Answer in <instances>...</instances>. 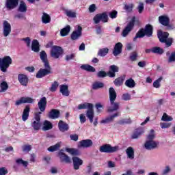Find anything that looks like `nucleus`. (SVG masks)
<instances>
[{
	"label": "nucleus",
	"mask_w": 175,
	"mask_h": 175,
	"mask_svg": "<svg viewBox=\"0 0 175 175\" xmlns=\"http://www.w3.org/2000/svg\"><path fill=\"white\" fill-rule=\"evenodd\" d=\"M40 58L44 64V68H40L38 72L36 73V79H43L45 76L49 75H51V66H50V63L49 62V59H47V53L46 51H42L40 53Z\"/></svg>",
	"instance_id": "nucleus-1"
},
{
	"label": "nucleus",
	"mask_w": 175,
	"mask_h": 175,
	"mask_svg": "<svg viewBox=\"0 0 175 175\" xmlns=\"http://www.w3.org/2000/svg\"><path fill=\"white\" fill-rule=\"evenodd\" d=\"M109 94L111 107L108 108L107 111L108 113H113V111H117V110L120 109V103H116V100L117 99V92H116L114 88H109Z\"/></svg>",
	"instance_id": "nucleus-2"
},
{
	"label": "nucleus",
	"mask_w": 175,
	"mask_h": 175,
	"mask_svg": "<svg viewBox=\"0 0 175 175\" xmlns=\"http://www.w3.org/2000/svg\"><path fill=\"white\" fill-rule=\"evenodd\" d=\"M85 109H88V111L86 112V117H88L91 124H92V122H94V105L90 103H85L78 105V110H83Z\"/></svg>",
	"instance_id": "nucleus-3"
},
{
	"label": "nucleus",
	"mask_w": 175,
	"mask_h": 175,
	"mask_svg": "<svg viewBox=\"0 0 175 175\" xmlns=\"http://www.w3.org/2000/svg\"><path fill=\"white\" fill-rule=\"evenodd\" d=\"M157 38L161 43H165V47H170L173 44V38H169V32L159 30Z\"/></svg>",
	"instance_id": "nucleus-4"
},
{
	"label": "nucleus",
	"mask_w": 175,
	"mask_h": 175,
	"mask_svg": "<svg viewBox=\"0 0 175 175\" xmlns=\"http://www.w3.org/2000/svg\"><path fill=\"white\" fill-rule=\"evenodd\" d=\"M120 68L116 65H111L109 66V72H106L105 71H99L97 73V77L99 79H103L108 76L109 77L113 78L116 77V73L118 72Z\"/></svg>",
	"instance_id": "nucleus-5"
},
{
	"label": "nucleus",
	"mask_w": 175,
	"mask_h": 175,
	"mask_svg": "<svg viewBox=\"0 0 175 175\" xmlns=\"http://www.w3.org/2000/svg\"><path fill=\"white\" fill-rule=\"evenodd\" d=\"M38 106L40 111L35 113V120L37 122H40V115L46 111V107H47V98L45 96L41 98Z\"/></svg>",
	"instance_id": "nucleus-6"
},
{
	"label": "nucleus",
	"mask_w": 175,
	"mask_h": 175,
	"mask_svg": "<svg viewBox=\"0 0 175 175\" xmlns=\"http://www.w3.org/2000/svg\"><path fill=\"white\" fill-rule=\"evenodd\" d=\"M12 62L13 60L10 56H5L3 58H0V70L5 73Z\"/></svg>",
	"instance_id": "nucleus-7"
},
{
	"label": "nucleus",
	"mask_w": 175,
	"mask_h": 175,
	"mask_svg": "<svg viewBox=\"0 0 175 175\" xmlns=\"http://www.w3.org/2000/svg\"><path fill=\"white\" fill-rule=\"evenodd\" d=\"M135 23H139V20L136 21V16H133L131 20L129 21V23L122 32V36H123V38H126V36H128L129 34V32L133 29V27H135Z\"/></svg>",
	"instance_id": "nucleus-8"
},
{
	"label": "nucleus",
	"mask_w": 175,
	"mask_h": 175,
	"mask_svg": "<svg viewBox=\"0 0 175 175\" xmlns=\"http://www.w3.org/2000/svg\"><path fill=\"white\" fill-rule=\"evenodd\" d=\"M120 147L118 146H112L110 144H104L99 148L100 152H105L106 154H113L117 152Z\"/></svg>",
	"instance_id": "nucleus-9"
},
{
	"label": "nucleus",
	"mask_w": 175,
	"mask_h": 175,
	"mask_svg": "<svg viewBox=\"0 0 175 175\" xmlns=\"http://www.w3.org/2000/svg\"><path fill=\"white\" fill-rule=\"evenodd\" d=\"M64 54V49L62 47L54 45L51 47L50 55L52 58L58 59Z\"/></svg>",
	"instance_id": "nucleus-10"
},
{
	"label": "nucleus",
	"mask_w": 175,
	"mask_h": 175,
	"mask_svg": "<svg viewBox=\"0 0 175 175\" xmlns=\"http://www.w3.org/2000/svg\"><path fill=\"white\" fill-rule=\"evenodd\" d=\"M93 21H94V24H99L100 21L102 23H107L109 21V16L106 12L97 14L93 18Z\"/></svg>",
	"instance_id": "nucleus-11"
},
{
	"label": "nucleus",
	"mask_w": 175,
	"mask_h": 175,
	"mask_svg": "<svg viewBox=\"0 0 175 175\" xmlns=\"http://www.w3.org/2000/svg\"><path fill=\"white\" fill-rule=\"evenodd\" d=\"M18 2L20 0H5V7L8 10H13L18 6Z\"/></svg>",
	"instance_id": "nucleus-12"
},
{
	"label": "nucleus",
	"mask_w": 175,
	"mask_h": 175,
	"mask_svg": "<svg viewBox=\"0 0 175 175\" xmlns=\"http://www.w3.org/2000/svg\"><path fill=\"white\" fill-rule=\"evenodd\" d=\"M12 32V25L8 21H4L3 23V35L5 38L9 36Z\"/></svg>",
	"instance_id": "nucleus-13"
},
{
	"label": "nucleus",
	"mask_w": 175,
	"mask_h": 175,
	"mask_svg": "<svg viewBox=\"0 0 175 175\" xmlns=\"http://www.w3.org/2000/svg\"><path fill=\"white\" fill-rule=\"evenodd\" d=\"M83 27L81 26L78 25L77 29L72 31L70 35L71 40H77L79 38H81V35H83Z\"/></svg>",
	"instance_id": "nucleus-14"
},
{
	"label": "nucleus",
	"mask_w": 175,
	"mask_h": 175,
	"mask_svg": "<svg viewBox=\"0 0 175 175\" xmlns=\"http://www.w3.org/2000/svg\"><path fill=\"white\" fill-rule=\"evenodd\" d=\"M159 142H157L154 140H148L145 142L144 147L146 150H154L156 147H158Z\"/></svg>",
	"instance_id": "nucleus-15"
},
{
	"label": "nucleus",
	"mask_w": 175,
	"mask_h": 175,
	"mask_svg": "<svg viewBox=\"0 0 175 175\" xmlns=\"http://www.w3.org/2000/svg\"><path fill=\"white\" fill-rule=\"evenodd\" d=\"M72 159L74 170H79L80 166L83 165V161L77 157H73Z\"/></svg>",
	"instance_id": "nucleus-16"
},
{
	"label": "nucleus",
	"mask_w": 175,
	"mask_h": 175,
	"mask_svg": "<svg viewBox=\"0 0 175 175\" xmlns=\"http://www.w3.org/2000/svg\"><path fill=\"white\" fill-rule=\"evenodd\" d=\"M18 80L23 87H27L28 85V82L29 81V79L28 77L24 74H19L18 75Z\"/></svg>",
	"instance_id": "nucleus-17"
},
{
	"label": "nucleus",
	"mask_w": 175,
	"mask_h": 175,
	"mask_svg": "<svg viewBox=\"0 0 175 175\" xmlns=\"http://www.w3.org/2000/svg\"><path fill=\"white\" fill-rule=\"evenodd\" d=\"M23 103H33V98L31 97H21L19 100L15 103L16 106H20Z\"/></svg>",
	"instance_id": "nucleus-18"
},
{
	"label": "nucleus",
	"mask_w": 175,
	"mask_h": 175,
	"mask_svg": "<svg viewBox=\"0 0 175 175\" xmlns=\"http://www.w3.org/2000/svg\"><path fill=\"white\" fill-rule=\"evenodd\" d=\"M92 140L91 139H83L79 142V144L78 145L79 148H88L90 147H92Z\"/></svg>",
	"instance_id": "nucleus-19"
},
{
	"label": "nucleus",
	"mask_w": 175,
	"mask_h": 175,
	"mask_svg": "<svg viewBox=\"0 0 175 175\" xmlns=\"http://www.w3.org/2000/svg\"><path fill=\"white\" fill-rule=\"evenodd\" d=\"M57 157L60 159V162H65V163H70V157L65 154L64 152H59Z\"/></svg>",
	"instance_id": "nucleus-20"
},
{
	"label": "nucleus",
	"mask_w": 175,
	"mask_h": 175,
	"mask_svg": "<svg viewBox=\"0 0 175 175\" xmlns=\"http://www.w3.org/2000/svg\"><path fill=\"white\" fill-rule=\"evenodd\" d=\"M120 116H121V112L118 111L111 115V116L107 117L105 119L101 120L100 124H109V122H111V121H113L116 117H120Z\"/></svg>",
	"instance_id": "nucleus-21"
},
{
	"label": "nucleus",
	"mask_w": 175,
	"mask_h": 175,
	"mask_svg": "<svg viewBox=\"0 0 175 175\" xmlns=\"http://www.w3.org/2000/svg\"><path fill=\"white\" fill-rule=\"evenodd\" d=\"M60 114H61V112H59V110L52 109L49 113L48 117L51 120H57V118H59Z\"/></svg>",
	"instance_id": "nucleus-22"
},
{
	"label": "nucleus",
	"mask_w": 175,
	"mask_h": 175,
	"mask_svg": "<svg viewBox=\"0 0 175 175\" xmlns=\"http://www.w3.org/2000/svg\"><path fill=\"white\" fill-rule=\"evenodd\" d=\"M144 32H145L146 36L151 38L154 32V27L151 25L147 24L144 28Z\"/></svg>",
	"instance_id": "nucleus-23"
},
{
	"label": "nucleus",
	"mask_w": 175,
	"mask_h": 175,
	"mask_svg": "<svg viewBox=\"0 0 175 175\" xmlns=\"http://www.w3.org/2000/svg\"><path fill=\"white\" fill-rule=\"evenodd\" d=\"M58 128L60 132H68V131H69V124L63 120H59L58 123Z\"/></svg>",
	"instance_id": "nucleus-24"
},
{
	"label": "nucleus",
	"mask_w": 175,
	"mask_h": 175,
	"mask_svg": "<svg viewBox=\"0 0 175 175\" xmlns=\"http://www.w3.org/2000/svg\"><path fill=\"white\" fill-rule=\"evenodd\" d=\"M122 53V44L121 42H118L115 44L113 54L114 57H117V55L121 54Z\"/></svg>",
	"instance_id": "nucleus-25"
},
{
	"label": "nucleus",
	"mask_w": 175,
	"mask_h": 175,
	"mask_svg": "<svg viewBox=\"0 0 175 175\" xmlns=\"http://www.w3.org/2000/svg\"><path fill=\"white\" fill-rule=\"evenodd\" d=\"M30 111H31V107H29V105H26L25 109H23V112L22 114L23 121H27V120H28V117H29Z\"/></svg>",
	"instance_id": "nucleus-26"
},
{
	"label": "nucleus",
	"mask_w": 175,
	"mask_h": 175,
	"mask_svg": "<svg viewBox=\"0 0 175 175\" xmlns=\"http://www.w3.org/2000/svg\"><path fill=\"white\" fill-rule=\"evenodd\" d=\"M124 81H125V75L116 78L113 81V84L116 85V87H121L122 85H124Z\"/></svg>",
	"instance_id": "nucleus-27"
},
{
	"label": "nucleus",
	"mask_w": 175,
	"mask_h": 175,
	"mask_svg": "<svg viewBox=\"0 0 175 175\" xmlns=\"http://www.w3.org/2000/svg\"><path fill=\"white\" fill-rule=\"evenodd\" d=\"M159 21L161 25L165 27L168 24H170V18L167 17V16L162 15L159 17Z\"/></svg>",
	"instance_id": "nucleus-28"
},
{
	"label": "nucleus",
	"mask_w": 175,
	"mask_h": 175,
	"mask_svg": "<svg viewBox=\"0 0 175 175\" xmlns=\"http://www.w3.org/2000/svg\"><path fill=\"white\" fill-rule=\"evenodd\" d=\"M60 92L63 96H69L70 94V92H69V86H68V85H61Z\"/></svg>",
	"instance_id": "nucleus-29"
},
{
	"label": "nucleus",
	"mask_w": 175,
	"mask_h": 175,
	"mask_svg": "<svg viewBox=\"0 0 175 175\" xmlns=\"http://www.w3.org/2000/svg\"><path fill=\"white\" fill-rule=\"evenodd\" d=\"M126 154L129 159H135V150L132 146H129L126 148Z\"/></svg>",
	"instance_id": "nucleus-30"
},
{
	"label": "nucleus",
	"mask_w": 175,
	"mask_h": 175,
	"mask_svg": "<svg viewBox=\"0 0 175 175\" xmlns=\"http://www.w3.org/2000/svg\"><path fill=\"white\" fill-rule=\"evenodd\" d=\"M31 50L34 53H39L40 51V46L39 45V41L38 40H33L31 44Z\"/></svg>",
	"instance_id": "nucleus-31"
},
{
	"label": "nucleus",
	"mask_w": 175,
	"mask_h": 175,
	"mask_svg": "<svg viewBox=\"0 0 175 175\" xmlns=\"http://www.w3.org/2000/svg\"><path fill=\"white\" fill-rule=\"evenodd\" d=\"M144 133L143 129H137L134 131L133 135H131V139H137L139 136H142Z\"/></svg>",
	"instance_id": "nucleus-32"
},
{
	"label": "nucleus",
	"mask_w": 175,
	"mask_h": 175,
	"mask_svg": "<svg viewBox=\"0 0 175 175\" xmlns=\"http://www.w3.org/2000/svg\"><path fill=\"white\" fill-rule=\"evenodd\" d=\"M124 85L128 88H135L136 87V82L132 78H129V79L126 80Z\"/></svg>",
	"instance_id": "nucleus-33"
},
{
	"label": "nucleus",
	"mask_w": 175,
	"mask_h": 175,
	"mask_svg": "<svg viewBox=\"0 0 175 175\" xmlns=\"http://www.w3.org/2000/svg\"><path fill=\"white\" fill-rule=\"evenodd\" d=\"M66 151L67 152H69V154H71V155H74L75 157H79V155H81V152L80 150H79V149H76V148H66Z\"/></svg>",
	"instance_id": "nucleus-34"
},
{
	"label": "nucleus",
	"mask_w": 175,
	"mask_h": 175,
	"mask_svg": "<svg viewBox=\"0 0 175 175\" xmlns=\"http://www.w3.org/2000/svg\"><path fill=\"white\" fill-rule=\"evenodd\" d=\"M51 17H50V15H49L46 12H43L42 16V22L43 24H49V23H51Z\"/></svg>",
	"instance_id": "nucleus-35"
},
{
	"label": "nucleus",
	"mask_w": 175,
	"mask_h": 175,
	"mask_svg": "<svg viewBox=\"0 0 175 175\" xmlns=\"http://www.w3.org/2000/svg\"><path fill=\"white\" fill-rule=\"evenodd\" d=\"M53 129V124L49 120L44 121L42 131H50Z\"/></svg>",
	"instance_id": "nucleus-36"
},
{
	"label": "nucleus",
	"mask_w": 175,
	"mask_h": 175,
	"mask_svg": "<svg viewBox=\"0 0 175 175\" xmlns=\"http://www.w3.org/2000/svg\"><path fill=\"white\" fill-rule=\"evenodd\" d=\"M109 54V48H103L98 50L97 55L99 57H106Z\"/></svg>",
	"instance_id": "nucleus-37"
},
{
	"label": "nucleus",
	"mask_w": 175,
	"mask_h": 175,
	"mask_svg": "<svg viewBox=\"0 0 175 175\" xmlns=\"http://www.w3.org/2000/svg\"><path fill=\"white\" fill-rule=\"evenodd\" d=\"M152 53H153V54H159V55H162V54L165 53V51H163V49L159 46H154L152 48Z\"/></svg>",
	"instance_id": "nucleus-38"
},
{
	"label": "nucleus",
	"mask_w": 175,
	"mask_h": 175,
	"mask_svg": "<svg viewBox=\"0 0 175 175\" xmlns=\"http://www.w3.org/2000/svg\"><path fill=\"white\" fill-rule=\"evenodd\" d=\"M81 69L86 70L87 72H95V68L90 64H83L81 66Z\"/></svg>",
	"instance_id": "nucleus-39"
},
{
	"label": "nucleus",
	"mask_w": 175,
	"mask_h": 175,
	"mask_svg": "<svg viewBox=\"0 0 175 175\" xmlns=\"http://www.w3.org/2000/svg\"><path fill=\"white\" fill-rule=\"evenodd\" d=\"M61 148V143H57L56 144L48 148L49 152H54V151H58Z\"/></svg>",
	"instance_id": "nucleus-40"
},
{
	"label": "nucleus",
	"mask_w": 175,
	"mask_h": 175,
	"mask_svg": "<svg viewBox=\"0 0 175 175\" xmlns=\"http://www.w3.org/2000/svg\"><path fill=\"white\" fill-rule=\"evenodd\" d=\"M70 32V26L67 25L66 27L63 28L60 31V35L61 36H66Z\"/></svg>",
	"instance_id": "nucleus-41"
},
{
	"label": "nucleus",
	"mask_w": 175,
	"mask_h": 175,
	"mask_svg": "<svg viewBox=\"0 0 175 175\" xmlns=\"http://www.w3.org/2000/svg\"><path fill=\"white\" fill-rule=\"evenodd\" d=\"M103 87H105V83L99 81L94 82L92 85V90H99Z\"/></svg>",
	"instance_id": "nucleus-42"
},
{
	"label": "nucleus",
	"mask_w": 175,
	"mask_h": 175,
	"mask_svg": "<svg viewBox=\"0 0 175 175\" xmlns=\"http://www.w3.org/2000/svg\"><path fill=\"white\" fill-rule=\"evenodd\" d=\"M146 36V33L144 32V28L140 29L138 32L135 35V38H133V40H136V39L144 38Z\"/></svg>",
	"instance_id": "nucleus-43"
},
{
	"label": "nucleus",
	"mask_w": 175,
	"mask_h": 175,
	"mask_svg": "<svg viewBox=\"0 0 175 175\" xmlns=\"http://www.w3.org/2000/svg\"><path fill=\"white\" fill-rule=\"evenodd\" d=\"M18 12L21 13H25L27 12V4L23 1H21L18 9Z\"/></svg>",
	"instance_id": "nucleus-44"
},
{
	"label": "nucleus",
	"mask_w": 175,
	"mask_h": 175,
	"mask_svg": "<svg viewBox=\"0 0 175 175\" xmlns=\"http://www.w3.org/2000/svg\"><path fill=\"white\" fill-rule=\"evenodd\" d=\"M1 92H6L8 89L9 88V85H8V82L3 81L0 83Z\"/></svg>",
	"instance_id": "nucleus-45"
},
{
	"label": "nucleus",
	"mask_w": 175,
	"mask_h": 175,
	"mask_svg": "<svg viewBox=\"0 0 175 175\" xmlns=\"http://www.w3.org/2000/svg\"><path fill=\"white\" fill-rule=\"evenodd\" d=\"M117 124H118V125H125L128 124H132V120L131 119V118L127 119H122L118 121Z\"/></svg>",
	"instance_id": "nucleus-46"
},
{
	"label": "nucleus",
	"mask_w": 175,
	"mask_h": 175,
	"mask_svg": "<svg viewBox=\"0 0 175 175\" xmlns=\"http://www.w3.org/2000/svg\"><path fill=\"white\" fill-rule=\"evenodd\" d=\"M65 14L67 17H70V18H76V12L72 10H66Z\"/></svg>",
	"instance_id": "nucleus-47"
},
{
	"label": "nucleus",
	"mask_w": 175,
	"mask_h": 175,
	"mask_svg": "<svg viewBox=\"0 0 175 175\" xmlns=\"http://www.w3.org/2000/svg\"><path fill=\"white\" fill-rule=\"evenodd\" d=\"M134 6L133 3L125 4L124 9L127 13H132Z\"/></svg>",
	"instance_id": "nucleus-48"
},
{
	"label": "nucleus",
	"mask_w": 175,
	"mask_h": 175,
	"mask_svg": "<svg viewBox=\"0 0 175 175\" xmlns=\"http://www.w3.org/2000/svg\"><path fill=\"white\" fill-rule=\"evenodd\" d=\"M16 163L17 165H23L24 167H27L28 166V161L23 160V159H17L16 160Z\"/></svg>",
	"instance_id": "nucleus-49"
},
{
	"label": "nucleus",
	"mask_w": 175,
	"mask_h": 175,
	"mask_svg": "<svg viewBox=\"0 0 175 175\" xmlns=\"http://www.w3.org/2000/svg\"><path fill=\"white\" fill-rule=\"evenodd\" d=\"M31 126L33 127L34 131H39V129H40V126H42V124L40 123V122L34 121L32 123Z\"/></svg>",
	"instance_id": "nucleus-50"
},
{
	"label": "nucleus",
	"mask_w": 175,
	"mask_h": 175,
	"mask_svg": "<svg viewBox=\"0 0 175 175\" xmlns=\"http://www.w3.org/2000/svg\"><path fill=\"white\" fill-rule=\"evenodd\" d=\"M58 85H59L58 82L54 81V83H52L51 88H49V91H51V92H55L58 88Z\"/></svg>",
	"instance_id": "nucleus-51"
},
{
	"label": "nucleus",
	"mask_w": 175,
	"mask_h": 175,
	"mask_svg": "<svg viewBox=\"0 0 175 175\" xmlns=\"http://www.w3.org/2000/svg\"><path fill=\"white\" fill-rule=\"evenodd\" d=\"M161 121H165V122H169V121H173V118L171 116H169L166 113H164L162 118H161Z\"/></svg>",
	"instance_id": "nucleus-52"
},
{
	"label": "nucleus",
	"mask_w": 175,
	"mask_h": 175,
	"mask_svg": "<svg viewBox=\"0 0 175 175\" xmlns=\"http://www.w3.org/2000/svg\"><path fill=\"white\" fill-rule=\"evenodd\" d=\"M32 150V146L31 145H23L22 146V151L23 152H29Z\"/></svg>",
	"instance_id": "nucleus-53"
},
{
	"label": "nucleus",
	"mask_w": 175,
	"mask_h": 175,
	"mask_svg": "<svg viewBox=\"0 0 175 175\" xmlns=\"http://www.w3.org/2000/svg\"><path fill=\"white\" fill-rule=\"evenodd\" d=\"M76 58V53H71L70 55H66L65 57V60L68 62Z\"/></svg>",
	"instance_id": "nucleus-54"
},
{
	"label": "nucleus",
	"mask_w": 175,
	"mask_h": 175,
	"mask_svg": "<svg viewBox=\"0 0 175 175\" xmlns=\"http://www.w3.org/2000/svg\"><path fill=\"white\" fill-rule=\"evenodd\" d=\"M137 10H138V13H139V14H142V13L144 12V3H143L142 2H140L137 7Z\"/></svg>",
	"instance_id": "nucleus-55"
},
{
	"label": "nucleus",
	"mask_w": 175,
	"mask_h": 175,
	"mask_svg": "<svg viewBox=\"0 0 175 175\" xmlns=\"http://www.w3.org/2000/svg\"><path fill=\"white\" fill-rule=\"evenodd\" d=\"M95 106L97 113H102V111H103V105H102V104L96 103Z\"/></svg>",
	"instance_id": "nucleus-56"
},
{
	"label": "nucleus",
	"mask_w": 175,
	"mask_h": 175,
	"mask_svg": "<svg viewBox=\"0 0 175 175\" xmlns=\"http://www.w3.org/2000/svg\"><path fill=\"white\" fill-rule=\"evenodd\" d=\"M118 14V12L114 10L109 13V16L110 17V18H117Z\"/></svg>",
	"instance_id": "nucleus-57"
},
{
	"label": "nucleus",
	"mask_w": 175,
	"mask_h": 175,
	"mask_svg": "<svg viewBox=\"0 0 175 175\" xmlns=\"http://www.w3.org/2000/svg\"><path fill=\"white\" fill-rule=\"evenodd\" d=\"M162 80V78H159L153 83V87L154 88H159L161 87V81Z\"/></svg>",
	"instance_id": "nucleus-58"
},
{
	"label": "nucleus",
	"mask_w": 175,
	"mask_h": 175,
	"mask_svg": "<svg viewBox=\"0 0 175 175\" xmlns=\"http://www.w3.org/2000/svg\"><path fill=\"white\" fill-rule=\"evenodd\" d=\"M131 61H132L133 62L136 61V59H137V53L136 52H133L130 57H129Z\"/></svg>",
	"instance_id": "nucleus-59"
},
{
	"label": "nucleus",
	"mask_w": 175,
	"mask_h": 175,
	"mask_svg": "<svg viewBox=\"0 0 175 175\" xmlns=\"http://www.w3.org/2000/svg\"><path fill=\"white\" fill-rule=\"evenodd\" d=\"M168 62H175V51L172 52L168 58Z\"/></svg>",
	"instance_id": "nucleus-60"
},
{
	"label": "nucleus",
	"mask_w": 175,
	"mask_h": 175,
	"mask_svg": "<svg viewBox=\"0 0 175 175\" xmlns=\"http://www.w3.org/2000/svg\"><path fill=\"white\" fill-rule=\"evenodd\" d=\"M21 40L23 42H25V43L27 44V47L31 46V38H29V37L22 38Z\"/></svg>",
	"instance_id": "nucleus-61"
},
{
	"label": "nucleus",
	"mask_w": 175,
	"mask_h": 175,
	"mask_svg": "<svg viewBox=\"0 0 175 175\" xmlns=\"http://www.w3.org/2000/svg\"><path fill=\"white\" fill-rule=\"evenodd\" d=\"M9 173V171H8L7 168L5 167H0V175H6Z\"/></svg>",
	"instance_id": "nucleus-62"
},
{
	"label": "nucleus",
	"mask_w": 175,
	"mask_h": 175,
	"mask_svg": "<svg viewBox=\"0 0 175 175\" xmlns=\"http://www.w3.org/2000/svg\"><path fill=\"white\" fill-rule=\"evenodd\" d=\"M122 99H123V100H131V94L129 93L122 94Z\"/></svg>",
	"instance_id": "nucleus-63"
},
{
	"label": "nucleus",
	"mask_w": 175,
	"mask_h": 175,
	"mask_svg": "<svg viewBox=\"0 0 175 175\" xmlns=\"http://www.w3.org/2000/svg\"><path fill=\"white\" fill-rule=\"evenodd\" d=\"M160 125L162 129H165V128H170V126H172V123H161Z\"/></svg>",
	"instance_id": "nucleus-64"
}]
</instances>
